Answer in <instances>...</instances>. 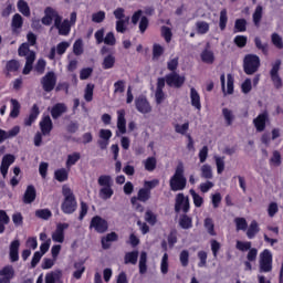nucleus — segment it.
I'll use <instances>...</instances> for the list:
<instances>
[{
	"label": "nucleus",
	"mask_w": 283,
	"mask_h": 283,
	"mask_svg": "<svg viewBox=\"0 0 283 283\" xmlns=\"http://www.w3.org/2000/svg\"><path fill=\"white\" fill-rule=\"evenodd\" d=\"M149 198H151V191H149V189H146V188L139 189L137 193V200H139L140 202H147Z\"/></svg>",
	"instance_id": "79ce46f5"
},
{
	"label": "nucleus",
	"mask_w": 283,
	"mask_h": 283,
	"mask_svg": "<svg viewBox=\"0 0 283 283\" xmlns=\"http://www.w3.org/2000/svg\"><path fill=\"white\" fill-rule=\"evenodd\" d=\"M282 66V60H275L274 63H272V69L270 71L271 81L276 87V90H280L282 87V77H280V67Z\"/></svg>",
	"instance_id": "6e6552de"
},
{
	"label": "nucleus",
	"mask_w": 283,
	"mask_h": 283,
	"mask_svg": "<svg viewBox=\"0 0 283 283\" xmlns=\"http://www.w3.org/2000/svg\"><path fill=\"white\" fill-rule=\"evenodd\" d=\"M229 21V17L227 15V9H222L220 11V19H219V28L220 30H226L227 29V23Z\"/></svg>",
	"instance_id": "09e8293b"
},
{
	"label": "nucleus",
	"mask_w": 283,
	"mask_h": 283,
	"mask_svg": "<svg viewBox=\"0 0 283 283\" xmlns=\"http://www.w3.org/2000/svg\"><path fill=\"white\" fill-rule=\"evenodd\" d=\"M53 128H54V125L52 124V118L50 117V115L42 117L40 122V129H41L42 136H50Z\"/></svg>",
	"instance_id": "f3484780"
},
{
	"label": "nucleus",
	"mask_w": 283,
	"mask_h": 283,
	"mask_svg": "<svg viewBox=\"0 0 283 283\" xmlns=\"http://www.w3.org/2000/svg\"><path fill=\"white\" fill-rule=\"evenodd\" d=\"M266 123H269V112L264 111L253 119V125L256 132L262 133L266 129Z\"/></svg>",
	"instance_id": "2eb2a0df"
},
{
	"label": "nucleus",
	"mask_w": 283,
	"mask_h": 283,
	"mask_svg": "<svg viewBox=\"0 0 283 283\" xmlns=\"http://www.w3.org/2000/svg\"><path fill=\"white\" fill-rule=\"evenodd\" d=\"M54 28L59 30V34H61V36H67L72 30V24L70 23V20L66 19L64 21H57L54 24Z\"/></svg>",
	"instance_id": "412c9836"
},
{
	"label": "nucleus",
	"mask_w": 283,
	"mask_h": 283,
	"mask_svg": "<svg viewBox=\"0 0 283 283\" xmlns=\"http://www.w3.org/2000/svg\"><path fill=\"white\" fill-rule=\"evenodd\" d=\"M45 283H63V271L55 270L45 275Z\"/></svg>",
	"instance_id": "b1692460"
},
{
	"label": "nucleus",
	"mask_w": 283,
	"mask_h": 283,
	"mask_svg": "<svg viewBox=\"0 0 283 283\" xmlns=\"http://www.w3.org/2000/svg\"><path fill=\"white\" fill-rule=\"evenodd\" d=\"M190 101L195 109H202V104L200 103V94L193 87L190 88Z\"/></svg>",
	"instance_id": "bb28decb"
},
{
	"label": "nucleus",
	"mask_w": 283,
	"mask_h": 283,
	"mask_svg": "<svg viewBox=\"0 0 283 283\" xmlns=\"http://www.w3.org/2000/svg\"><path fill=\"white\" fill-rule=\"evenodd\" d=\"M52 21H54V25L59 23V21H63V17L59 14V11L52 7H46L44 10V17L42 18L43 25H52Z\"/></svg>",
	"instance_id": "423d86ee"
},
{
	"label": "nucleus",
	"mask_w": 283,
	"mask_h": 283,
	"mask_svg": "<svg viewBox=\"0 0 283 283\" xmlns=\"http://www.w3.org/2000/svg\"><path fill=\"white\" fill-rule=\"evenodd\" d=\"M39 114H41V112L39 111V105L34 104L31 108L29 117L24 119L25 127H32V123H34V120L39 118Z\"/></svg>",
	"instance_id": "a878e982"
},
{
	"label": "nucleus",
	"mask_w": 283,
	"mask_h": 283,
	"mask_svg": "<svg viewBox=\"0 0 283 283\" xmlns=\"http://www.w3.org/2000/svg\"><path fill=\"white\" fill-rule=\"evenodd\" d=\"M20 113H21V104L19 103V101L11 98V112H10L11 118H18Z\"/></svg>",
	"instance_id": "473e14b6"
},
{
	"label": "nucleus",
	"mask_w": 283,
	"mask_h": 283,
	"mask_svg": "<svg viewBox=\"0 0 283 283\" xmlns=\"http://www.w3.org/2000/svg\"><path fill=\"white\" fill-rule=\"evenodd\" d=\"M196 28L198 34H207L209 32V23L206 21H198Z\"/></svg>",
	"instance_id": "603ef678"
},
{
	"label": "nucleus",
	"mask_w": 283,
	"mask_h": 283,
	"mask_svg": "<svg viewBox=\"0 0 283 283\" xmlns=\"http://www.w3.org/2000/svg\"><path fill=\"white\" fill-rule=\"evenodd\" d=\"M161 36L165 39L166 43H171V36H174V33H171V29L169 27H161Z\"/></svg>",
	"instance_id": "bf43d9fd"
},
{
	"label": "nucleus",
	"mask_w": 283,
	"mask_h": 283,
	"mask_svg": "<svg viewBox=\"0 0 283 283\" xmlns=\"http://www.w3.org/2000/svg\"><path fill=\"white\" fill-rule=\"evenodd\" d=\"M70 229L69 223H57L55 231L52 233L53 242L63 244L65 242V230Z\"/></svg>",
	"instance_id": "ddd939ff"
},
{
	"label": "nucleus",
	"mask_w": 283,
	"mask_h": 283,
	"mask_svg": "<svg viewBox=\"0 0 283 283\" xmlns=\"http://www.w3.org/2000/svg\"><path fill=\"white\" fill-rule=\"evenodd\" d=\"M84 99L86 103L94 101V84H87L84 91Z\"/></svg>",
	"instance_id": "a19ab883"
},
{
	"label": "nucleus",
	"mask_w": 283,
	"mask_h": 283,
	"mask_svg": "<svg viewBox=\"0 0 283 283\" xmlns=\"http://www.w3.org/2000/svg\"><path fill=\"white\" fill-rule=\"evenodd\" d=\"M139 273L145 275L147 273V252H142L139 256Z\"/></svg>",
	"instance_id": "4c0bfd02"
},
{
	"label": "nucleus",
	"mask_w": 283,
	"mask_h": 283,
	"mask_svg": "<svg viewBox=\"0 0 283 283\" xmlns=\"http://www.w3.org/2000/svg\"><path fill=\"white\" fill-rule=\"evenodd\" d=\"M222 116L226 120V125L228 127H231V125H233V122L235 120V115L233 114V111L229 108H222Z\"/></svg>",
	"instance_id": "c756f323"
},
{
	"label": "nucleus",
	"mask_w": 283,
	"mask_h": 283,
	"mask_svg": "<svg viewBox=\"0 0 283 283\" xmlns=\"http://www.w3.org/2000/svg\"><path fill=\"white\" fill-rule=\"evenodd\" d=\"M135 107L139 114H151V104L145 95H139L135 98Z\"/></svg>",
	"instance_id": "1a4fd4ad"
},
{
	"label": "nucleus",
	"mask_w": 283,
	"mask_h": 283,
	"mask_svg": "<svg viewBox=\"0 0 283 283\" xmlns=\"http://www.w3.org/2000/svg\"><path fill=\"white\" fill-rule=\"evenodd\" d=\"M179 227L185 230L191 229L193 227V219L187 214H181L179 218Z\"/></svg>",
	"instance_id": "c85d7f7f"
},
{
	"label": "nucleus",
	"mask_w": 283,
	"mask_h": 283,
	"mask_svg": "<svg viewBox=\"0 0 283 283\" xmlns=\"http://www.w3.org/2000/svg\"><path fill=\"white\" fill-rule=\"evenodd\" d=\"M185 81H186V77L176 72H171L170 74L166 75V84L169 87L180 88L181 85H185Z\"/></svg>",
	"instance_id": "9d476101"
},
{
	"label": "nucleus",
	"mask_w": 283,
	"mask_h": 283,
	"mask_svg": "<svg viewBox=\"0 0 283 283\" xmlns=\"http://www.w3.org/2000/svg\"><path fill=\"white\" fill-rule=\"evenodd\" d=\"M216 166H217V174H222L224 171V157H214Z\"/></svg>",
	"instance_id": "774afa93"
},
{
	"label": "nucleus",
	"mask_w": 283,
	"mask_h": 283,
	"mask_svg": "<svg viewBox=\"0 0 283 283\" xmlns=\"http://www.w3.org/2000/svg\"><path fill=\"white\" fill-rule=\"evenodd\" d=\"M190 196H192L195 207L200 208L202 205H205V199L198 195L196 190L190 189Z\"/></svg>",
	"instance_id": "de8ad7c7"
},
{
	"label": "nucleus",
	"mask_w": 283,
	"mask_h": 283,
	"mask_svg": "<svg viewBox=\"0 0 283 283\" xmlns=\"http://www.w3.org/2000/svg\"><path fill=\"white\" fill-rule=\"evenodd\" d=\"M118 240V234L116 232L108 233L105 238L102 239L103 249H109L108 242H116Z\"/></svg>",
	"instance_id": "f704fd0d"
},
{
	"label": "nucleus",
	"mask_w": 283,
	"mask_h": 283,
	"mask_svg": "<svg viewBox=\"0 0 283 283\" xmlns=\"http://www.w3.org/2000/svg\"><path fill=\"white\" fill-rule=\"evenodd\" d=\"M125 93V80H118L114 83V94Z\"/></svg>",
	"instance_id": "0e129e2a"
},
{
	"label": "nucleus",
	"mask_w": 283,
	"mask_h": 283,
	"mask_svg": "<svg viewBox=\"0 0 283 283\" xmlns=\"http://www.w3.org/2000/svg\"><path fill=\"white\" fill-rule=\"evenodd\" d=\"M156 159L155 157H148L145 161H144V167L146 169V171H154V169H156Z\"/></svg>",
	"instance_id": "052dcab7"
},
{
	"label": "nucleus",
	"mask_w": 283,
	"mask_h": 283,
	"mask_svg": "<svg viewBox=\"0 0 283 283\" xmlns=\"http://www.w3.org/2000/svg\"><path fill=\"white\" fill-rule=\"evenodd\" d=\"M270 165H273L274 167H280V165H282V155L280 151H273V156L270 159Z\"/></svg>",
	"instance_id": "4d7b16f0"
},
{
	"label": "nucleus",
	"mask_w": 283,
	"mask_h": 283,
	"mask_svg": "<svg viewBox=\"0 0 283 283\" xmlns=\"http://www.w3.org/2000/svg\"><path fill=\"white\" fill-rule=\"evenodd\" d=\"M18 10L21 12V14H23V17H30V6H28L25 0L18 1Z\"/></svg>",
	"instance_id": "37998d69"
},
{
	"label": "nucleus",
	"mask_w": 283,
	"mask_h": 283,
	"mask_svg": "<svg viewBox=\"0 0 283 283\" xmlns=\"http://www.w3.org/2000/svg\"><path fill=\"white\" fill-rule=\"evenodd\" d=\"M114 65H116V57L114 55L108 54L104 57L102 63L103 70H112Z\"/></svg>",
	"instance_id": "72a5a7b5"
},
{
	"label": "nucleus",
	"mask_w": 283,
	"mask_h": 283,
	"mask_svg": "<svg viewBox=\"0 0 283 283\" xmlns=\"http://www.w3.org/2000/svg\"><path fill=\"white\" fill-rule=\"evenodd\" d=\"M62 196L64 198L61 210L63 213H66L67 216H71V213H74L76 209L78 208V203L76 202V196H74V191H72V188L70 186L64 185L62 187Z\"/></svg>",
	"instance_id": "f03ea898"
},
{
	"label": "nucleus",
	"mask_w": 283,
	"mask_h": 283,
	"mask_svg": "<svg viewBox=\"0 0 283 283\" xmlns=\"http://www.w3.org/2000/svg\"><path fill=\"white\" fill-rule=\"evenodd\" d=\"M200 59H201L202 63H206L207 65H213V63H216V54L209 48H206L200 53Z\"/></svg>",
	"instance_id": "5701e85b"
},
{
	"label": "nucleus",
	"mask_w": 283,
	"mask_h": 283,
	"mask_svg": "<svg viewBox=\"0 0 283 283\" xmlns=\"http://www.w3.org/2000/svg\"><path fill=\"white\" fill-rule=\"evenodd\" d=\"M263 12L264 8H262V6H258L252 14L253 23L256 28H260Z\"/></svg>",
	"instance_id": "7c9ffc66"
},
{
	"label": "nucleus",
	"mask_w": 283,
	"mask_h": 283,
	"mask_svg": "<svg viewBox=\"0 0 283 283\" xmlns=\"http://www.w3.org/2000/svg\"><path fill=\"white\" fill-rule=\"evenodd\" d=\"M160 272L163 275H167L169 273V254L167 253H165L161 258Z\"/></svg>",
	"instance_id": "ea45409f"
},
{
	"label": "nucleus",
	"mask_w": 283,
	"mask_h": 283,
	"mask_svg": "<svg viewBox=\"0 0 283 283\" xmlns=\"http://www.w3.org/2000/svg\"><path fill=\"white\" fill-rule=\"evenodd\" d=\"M66 113H67V105H65L64 103H57L51 108V116L53 120L61 118V115Z\"/></svg>",
	"instance_id": "4be33fe9"
},
{
	"label": "nucleus",
	"mask_w": 283,
	"mask_h": 283,
	"mask_svg": "<svg viewBox=\"0 0 283 283\" xmlns=\"http://www.w3.org/2000/svg\"><path fill=\"white\" fill-rule=\"evenodd\" d=\"M201 178H205L206 180H211L213 178V170L209 166V164H205L201 167Z\"/></svg>",
	"instance_id": "c03bdc74"
},
{
	"label": "nucleus",
	"mask_w": 283,
	"mask_h": 283,
	"mask_svg": "<svg viewBox=\"0 0 283 283\" xmlns=\"http://www.w3.org/2000/svg\"><path fill=\"white\" fill-rule=\"evenodd\" d=\"M114 196V190L112 189V186L108 187H102L99 189V198L102 200H109Z\"/></svg>",
	"instance_id": "58836bf2"
},
{
	"label": "nucleus",
	"mask_w": 283,
	"mask_h": 283,
	"mask_svg": "<svg viewBox=\"0 0 283 283\" xmlns=\"http://www.w3.org/2000/svg\"><path fill=\"white\" fill-rule=\"evenodd\" d=\"M171 191H184L187 187V177H185V165L179 163L175 169L174 176L169 180Z\"/></svg>",
	"instance_id": "7ed1b4c3"
},
{
	"label": "nucleus",
	"mask_w": 283,
	"mask_h": 283,
	"mask_svg": "<svg viewBox=\"0 0 283 283\" xmlns=\"http://www.w3.org/2000/svg\"><path fill=\"white\" fill-rule=\"evenodd\" d=\"M179 261L181 266H189V250H182L179 254Z\"/></svg>",
	"instance_id": "13d9d810"
},
{
	"label": "nucleus",
	"mask_w": 283,
	"mask_h": 283,
	"mask_svg": "<svg viewBox=\"0 0 283 283\" xmlns=\"http://www.w3.org/2000/svg\"><path fill=\"white\" fill-rule=\"evenodd\" d=\"M70 174L67 172V170L65 168L62 169H57L54 172V178L55 180H57V182H65V180H67Z\"/></svg>",
	"instance_id": "e433bc0d"
},
{
	"label": "nucleus",
	"mask_w": 283,
	"mask_h": 283,
	"mask_svg": "<svg viewBox=\"0 0 283 283\" xmlns=\"http://www.w3.org/2000/svg\"><path fill=\"white\" fill-rule=\"evenodd\" d=\"M83 52H84L83 40L77 39L73 44V54H75V56H81V54H83Z\"/></svg>",
	"instance_id": "864d4df0"
},
{
	"label": "nucleus",
	"mask_w": 283,
	"mask_h": 283,
	"mask_svg": "<svg viewBox=\"0 0 283 283\" xmlns=\"http://www.w3.org/2000/svg\"><path fill=\"white\" fill-rule=\"evenodd\" d=\"M259 271L260 273H271L273 271V253L269 249L260 253Z\"/></svg>",
	"instance_id": "20e7f679"
},
{
	"label": "nucleus",
	"mask_w": 283,
	"mask_h": 283,
	"mask_svg": "<svg viewBox=\"0 0 283 283\" xmlns=\"http://www.w3.org/2000/svg\"><path fill=\"white\" fill-rule=\"evenodd\" d=\"M44 92H52L56 87V74L54 72H48L41 80Z\"/></svg>",
	"instance_id": "9b49d317"
},
{
	"label": "nucleus",
	"mask_w": 283,
	"mask_h": 283,
	"mask_svg": "<svg viewBox=\"0 0 283 283\" xmlns=\"http://www.w3.org/2000/svg\"><path fill=\"white\" fill-rule=\"evenodd\" d=\"M99 187H112V176L102 175L97 180Z\"/></svg>",
	"instance_id": "6e6d98bb"
},
{
	"label": "nucleus",
	"mask_w": 283,
	"mask_h": 283,
	"mask_svg": "<svg viewBox=\"0 0 283 283\" xmlns=\"http://www.w3.org/2000/svg\"><path fill=\"white\" fill-rule=\"evenodd\" d=\"M81 160V153H73L72 155L67 156L66 160V167L70 169V167H73V165H76Z\"/></svg>",
	"instance_id": "49530a36"
},
{
	"label": "nucleus",
	"mask_w": 283,
	"mask_h": 283,
	"mask_svg": "<svg viewBox=\"0 0 283 283\" xmlns=\"http://www.w3.org/2000/svg\"><path fill=\"white\" fill-rule=\"evenodd\" d=\"M138 263V251L127 252L124 256V264H137Z\"/></svg>",
	"instance_id": "2f4dec72"
},
{
	"label": "nucleus",
	"mask_w": 283,
	"mask_h": 283,
	"mask_svg": "<svg viewBox=\"0 0 283 283\" xmlns=\"http://www.w3.org/2000/svg\"><path fill=\"white\" fill-rule=\"evenodd\" d=\"M234 223L237 227V231H247L249 223L247 222V219L244 218H235Z\"/></svg>",
	"instance_id": "3c124183"
},
{
	"label": "nucleus",
	"mask_w": 283,
	"mask_h": 283,
	"mask_svg": "<svg viewBox=\"0 0 283 283\" xmlns=\"http://www.w3.org/2000/svg\"><path fill=\"white\" fill-rule=\"evenodd\" d=\"M189 209H190L189 197H185V193L182 192L178 193L175 199L176 213H180V211H182L184 213H189Z\"/></svg>",
	"instance_id": "0eeeda50"
},
{
	"label": "nucleus",
	"mask_w": 283,
	"mask_h": 283,
	"mask_svg": "<svg viewBox=\"0 0 283 283\" xmlns=\"http://www.w3.org/2000/svg\"><path fill=\"white\" fill-rule=\"evenodd\" d=\"M258 233H260V226L258 224V221L253 220V221H251V223L247 230V235H248L249 240H253V238H255V235H258Z\"/></svg>",
	"instance_id": "cd10ccee"
},
{
	"label": "nucleus",
	"mask_w": 283,
	"mask_h": 283,
	"mask_svg": "<svg viewBox=\"0 0 283 283\" xmlns=\"http://www.w3.org/2000/svg\"><path fill=\"white\" fill-rule=\"evenodd\" d=\"M243 70L248 75L255 74V72L260 70V56L254 54L245 55L243 60Z\"/></svg>",
	"instance_id": "39448f33"
},
{
	"label": "nucleus",
	"mask_w": 283,
	"mask_h": 283,
	"mask_svg": "<svg viewBox=\"0 0 283 283\" xmlns=\"http://www.w3.org/2000/svg\"><path fill=\"white\" fill-rule=\"evenodd\" d=\"M6 67H7V71L9 72H17L19 67H21V64L17 60H11L7 62Z\"/></svg>",
	"instance_id": "69168bd1"
},
{
	"label": "nucleus",
	"mask_w": 283,
	"mask_h": 283,
	"mask_svg": "<svg viewBox=\"0 0 283 283\" xmlns=\"http://www.w3.org/2000/svg\"><path fill=\"white\" fill-rule=\"evenodd\" d=\"M203 227L209 233V235H216V224H213V219L211 218H206L203 222Z\"/></svg>",
	"instance_id": "a18cd8bd"
},
{
	"label": "nucleus",
	"mask_w": 283,
	"mask_h": 283,
	"mask_svg": "<svg viewBox=\"0 0 283 283\" xmlns=\"http://www.w3.org/2000/svg\"><path fill=\"white\" fill-rule=\"evenodd\" d=\"M11 25L13 32H17V30L23 28V17H21L19 13H15L12 18Z\"/></svg>",
	"instance_id": "c9c22d12"
},
{
	"label": "nucleus",
	"mask_w": 283,
	"mask_h": 283,
	"mask_svg": "<svg viewBox=\"0 0 283 283\" xmlns=\"http://www.w3.org/2000/svg\"><path fill=\"white\" fill-rule=\"evenodd\" d=\"M21 247V241L19 240H13L10 243L9 247V259L10 262H19V249Z\"/></svg>",
	"instance_id": "a211bd4d"
},
{
	"label": "nucleus",
	"mask_w": 283,
	"mask_h": 283,
	"mask_svg": "<svg viewBox=\"0 0 283 283\" xmlns=\"http://www.w3.org/2000/svg\"><path fill=\"white\" fill-rule=\"evenodd\" d=\"M14 164V156L13 155H6L2 158L0 171L3 178L8 176V169H10V165Z\"/></svg>",
	"instance_id": "6ab92c4d"
},
{
	"label": "nucleus",
	"mask_w": 283,
	"mask_h": 283,
	"mask_svg": "<svg viewBox=\"0 0 283 283\" xmlns=\"http://www.w3.org/2000/svg\"><path fill=\"white\" fill-rule=\"evenodd\" d=\"M28 43H22L18 50L19 56H25V65L22 74L28 75L32 72L34 61H36V53L30 50V45H36V34L29 32L27 34Z\"/></svg>",
	"instance_id": "f257e3e1"
},
{
	"label": "nucleus",
	"mask_w": 283,
	"mask_h": 283,
	"mask_svg": "<svg viewBox=\"0 0 283 283\" xmlns=\"http://www.w3.org/2000/svg\"><path fill=\"white\" fill-rule=\"evenodd\" d=\"M35 216L41 220H50L52 218V211L50 209H40L35 211Z\"/></svg>",
	"instance_id": "5fc2aeb1"
},
{
	"label": "nucleus",
	"mask_w": 283,
	"mask_h": 283,
	"mask_svg": "<svg viewBox=\"0 0 283 283\" xmlns=\"http://www.w3.org/2000/svg\"><path fill=\"white\" fill-rule=\"evenodd\" d=\"M74 266L76 271L73 273V277H75V280H81V277H83V273H85V265L75 263Z\"/></svg>",
	"instance_id": "680f3d73"
},
{
	"label": "nucleus",
	"mask_w": 283,
	"mask_h": 283,
	"mask_svg": "<svg viewBox=\"0 0 283 283\" xmlns=\"http://www.w3.org/2000/svg\"><path fill=\"white\" fill-rule=\"evenodd\" d=\"M234 29L237 32H247V20L237 19L234 22Z\"/></svg>",
	"instance_id": "e2e57ef3"
},
{
	"label": "nucleus",
	"mask_w": 283,
	"mask_h": 283,
	"mask_svg": "<svg viewBox=\"0 0 283 283\" xmlns=\"http://www.w3.org/2000/svg\"><path fill=\"white\" fill-rule=\"evenodd\" d=\"M36 200V188L34 186H28L23 196L24 205H32Z\"/></svg>",
	"instance_id": "393cba45"
},
{
	"label": "nucleus",
	"mask_w": 283,
	"mask_h": 283,
	"mask_svg": "<svg viewBox=\"0 0 283 283\" xmlns=\"http://www.w3.org/2000/svg\"><path fill=\"white\" fill-rule=\"evenodd\" d=\"M14 280V268L6 265L0 270V283H10Z\"/></svg>",
	"instance_id": "dca6fc26"
},
{
	"label": "nucleus",
	"mask_w": 283,
	"mask_h": 283,
	"mask_svg": "<svg viewBox=\"0 0 283 283\" xmlns=\"http://www.w3.org/2000/svg\"><path fill=\"white\" fill-rule=\"evenodd\" d=\"M117 129L119 134H127V119H125V109L117 111Z\"/></svg>",
	"instance_id": "aec40b11"
},
{
	"label": "nucleus",
	"mask_w": 283,
	"mask_h": 283,
	"mask_svg": "<svg viewBox=\"0 0 283 283\" xmlns=\"http://www.w3.org/2000/svg\"><path fill=\"white\" fill-rule=\"evenodd\" d=\"M90 229H94L97 233H105L108 229L107 221L99 216L92 218Z\"/></svg>",
	"instance_id": "f8f14e48"
},
{
	"label": "nucleus",
	"mask_w": 283,
	"mask_h": 283,
	"mask_svg": "<svg viewBox=\"0 0 283 283\" xmlns=\"http://www.w3.org/2000/svg\"><path fill=\"white\" fill-rule=\"evenodd\" d=\"M67 48H70V42L67 41L60 42L56 46L51 48L49 53L50 61H54L56 59V54L59 56H63V54L67 52Z\"/></svg>",
	"instance_id": "4468645a"
},
{
	"label": "nucleus",
	"mask_w": 283,
	"mask_h": 283,
	"mask_svg": "<svg viewBox=\"0 0 283 283\" xmlns=\"http://www.w3.org/2000/svg\"><path fill=\"white\" fill-rule=\"evenodd\" d=\"M93 23H103L105 21V11H98L92 14Z\"/></svg>",
	"instance_id": "338daca9"
},
{
	"label": "nucleus",
	"mask_w": 283,
	"mask_h": 283,
	"mask_svg": "<svg viewBox=\"0 0 283 283\" xmlns=\"http://www.w3.org/2000/svg\"><path fill=\"white\" fill-rule=\"evenodd\" d=\"M271 41L277 50H283V40L279 33H272Z\"/></svg>",
	"instance_id": "8fccbe9b"
}]
</instances>
